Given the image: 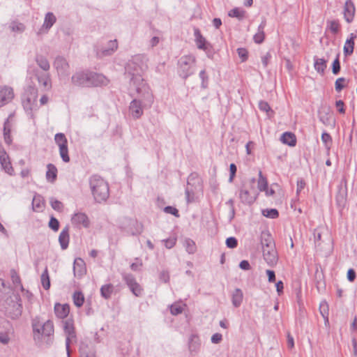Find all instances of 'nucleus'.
<instances>
[{
	"mask_svg": "<svg viewBox=\"0 0 357 357\" xmlns=\"http://www.w3.org/2000/svg\"><path fill=\"white\" fill-rule=\"evenodd\" d=\"M33 339L39 346H50L54 340V324L50 320L42 322L39 317L32 319Z\"/></svg>",
	"mask_w": 357,
	"mask_h": 357,
	"instance_id": "1",
	"label": "nucleus"
},
{
	"mask_svg": "<svg viewBox=\"0 0 357 357\" xmlns=\"http://www.w3.org/2000/svg\"><path fill=\"white\" fill-rule=\"evenodd\" d=\"M126 73L131 76L130 84L133 85L137 93H142L146 103L151 105L153 102V96L148 84L142 76V73L137 69V65L130 66V60L126 66Z\"/></svg>",
	"mask_w": 357,
	"mask_h": 357,
	"instance_id": "2",
	"label": "nucleus"
},
{
	"mask_svg": "<svg viewBox=\"0 0 357 357\" xmlns=\"http://www.w3.org/2000/svg\"><path fill=\"white\" fill-rule=\"evenodd\" d=\"M89 182L95 201L98 203L105 202L109 196L108 183L98 175L91 176Z\"/></svg>",
	"mask_w": 357,
	"mask_h": 357,
	"instance_id": "3",
	"label": "nucleus"
},
{
	"mask_svg": "<svg viewBox=\"0 0 357 357\" xmlns=\"http://www.w3.org/2000/svg\"><path fill=\"white\" fill-rule=\"evenodd\" d=\"M37 98L38 89L36 87L29 86L24 90L22 97V102L26 112L31 113L38 108Z\"/></svg>",
	"mask_w": 357,
	"mask_h": 357,
	"instance_id": "4",
	"label": "nucleus"
},
{
	"mask_svg": "<svg viewBox=\"0 0 357 357\" xmlns=\"http://www.w3.org/2000/svg\"><path fill=\"white\" fill-rule=\"evenodd\" d=\"M196 64V57L192 54L181 56L178 61V73L181 77L186 79L193 74Z\"/></svg>",
	"mask_w": 357,
	"mask_h": 357,
	"instance_id": "5",
	"label": "nucleus"
},
{
	"mask_svg": "<svg viewBox=\"0 0 357 357\" xmlns=\"http://www.w3.org/2000/svg\"><path fill=\"white\" fill-rule=\"evenodd\" d=\"M261 243L264 259L268 266H275L278 261V256L274 242L270 239L265 240V242L262 241Z\"/></svg>",
	"mask_w": 357,
	"mask_h": 357,
	"instance_id": "6",
	"label": "nucleus"
},
{
	"mask_svg": "<svg viewBox=\"0 0 357 357\" xmlns=\"http://www.w3.org/2000/svg\"><path fill=\"white\" fill-rule=\"evenodd\" d=\"M139 98L133 99L129 105V113L134 119H139L144 114V109L146 107H151L153 102L149 105L143 96V93H138Z\"/></svg>",
	"mask_w": 357,
	"mask_h": 357,
	"instance_id": "7",
	"label": "nucleus"
},
{
	"mask_svg": "<svg viewBox=\"0 0 357 357\" xmlns=\"http://www.w3.org/2000/svg\"><path fill=\"white\" fill-rule=\"evenodd\" d=\"M53 67L56 71L60 80L66 79L70 75V65L66 58L57 56L54 62Z\"/></svg>",
	"mask_w": 357,
	"mask_h": 357,
	"instance_id": "8",
	"label": "nucleus"
},
{
	"mask_svg": "<svg viewBox=\"0 0 357 357\" xmlns=\"http://www.w3.org/2000/svg\"><path fill=\"white\" fill-rule=\"evenodd\" d=\"M55 143L58 145L59 149V154L64 162L70 161L68 149V140L63 133H56L54 136Z\"/></svg>",
	"mask_w": 357,
	"mask_h": 357,
	"instance_id": "9",
	"label": "nucleus"
},
{
	"mask_svg": "<svg viewBox=\"0 0 357 357\" xmlns=\"http://www.w3.org/2000/svg\"><path fill=\"white\" fill-rule=\"evenodd\" d=\"M71 82L76 86L90 87V71L79 70L75 72L71 77Z\"/></svg>",
	"mask_w": 357,
	"mask_h": 357,
	"instance_id": "10",
	"label": "nucleus"
},
{
	"mask_svg": "<svg viewBox=\"0 0 357 357\" xmlns=\"http://www.w3.org/2000/svg\"><path fill=\"white\" fill-rule=\"evenodd\" d=\"M0 165L1 169L9 176L15 175V169L13 167L10 158L3 148H0Z\"/></svg>",
	"mask_w": 357,
	"mask_h": 357,
	"instance_id": "11",
	"label": "nucleus"
},
{
	"mask_svg": "<svg viewBox=\"0 0 357 357\" xmlns=\"http://www.w3.org/2000/svg\"><path fill=\"white\" fill-rule=\"evenodd\" d=\"M73 225L77 228H88L90 225V220L87 215L82 212H77L73 215L71 218Z\"/></svg>",
	"mask_w": 357,
	"mask_h": 357,
	"instance_id": "12",
	"label": "nucleus"
},
{
	"mask_svg": "<svg viewBox=\"0 0 357 357\" xmlns=\"http://www.w3.org/2000/svg\"><path fill=\"white\" fill-rule=\"evenodd\" d=\"M14 96V91L11 86H0V107L10 102Z\"/></svg>",
	"mask_w": 357,
	"mask_h": 357,
	"instance_id": "13",
	"label": "nucleus"
},
{
	"mask_svg": "<svg viewBox=\"0 0 357 357\" xmlns=\"http://www.w3.org/2000/svg\"><path fill=\"white\" fill-rule=\"evenodd\" d=\"M149 59L145 54H137L132 57L130 60V66H132L134 64L137 65V69L141 71L142 73L148 68V63Z\"/></svg>",
	"mask_w": 357,
	"mask_h": 357,
	"instance_id": "14",
	"label": "nucleus"
},
{
	"mask_svg": "<svg viewBox=\"0 0 357 357\" xmlns=\"http://www.w3.org/2000/svg\"><path fill=\"white\" fill-rule=\"evenodd\" d=\"M109 83V79L102 74L90 71V87L105 86Z\"/></svg>",
	"mask_w": 357,
	"mask_h": 357,
	"instance_id": "15",
	"label": "nucleus"
},
{
	"mask_svg": "<svg viewBox=\"0 0 357 357\" xmlns=\"http://www.w3.org/2000/svg\"><path fill=\"white\" fill-rule=\"evenodd\" d=\"M239 198L241 202L245 204H252L257 199L255 191L250 192L247 189H241L239 192Z\"/></svg>",
	"mask_w": 357,
	"mask_h": 357,
	"instance_id": "16",
	"label": "nucleus"
},
{
	"mask_svg": "<svg viewBox=\"0 0 357 357\" xmlns=\"http://www.w3.org/2000/svg\"><path fill=\"white\" fill-rule=\"evenodd\" d=\"M74 275L77 278L82 277L86 273V264L82 258H76L73 263Z\"/></svg>",
	"mask_w": 357,
	"mask_h": 357,
	"instance_id": "17",
	"label": "nucleus"
},
{
	"mask_svg": "<svg viewBox=\"0 0 357 357\" xmlns=\"http://www.w3.org/2000/svg\"><path fill=\"white\" fill-rule=\"evenodd\" d=\"M355 6L351 0L345 2L344 7V17L348 23H351L354 17Z\"/></svg>",
	"mask_w": 357,
	"mask_h": 357,
	"instance_id": "18",
	"label": "nucleus"
},
{
	"mask_svg": "<svg viewBox=\"0 0 357 357\" xmlns=\"http://www.w3.org/2000/svg\"><path fill=\"white\" fill-rule=\"evenodd\" d=\"M356 35L354 33L349 34L344 45L343 51L345 56H349L353 54L354 49V40Z\"/></svg>",
	"mask_w": 357,
	"mask_h": 357,
	"instance_id": "19",
	"label": "nucleus"
},
{
	"mask_svg": "<svg viewBox=\"0 0 357 357\" xmlns=\"http://www.w3.org/2000/svg\"><path fill=\"white\" fill-rule=\"evenodd\" d=\"M70 312V307L68 304L56 303L54 305V313L59 319L66 318Z\"/></svg>",
	"mask_w": 357,
	"mask_h": 357,
	"instance_id": "20",
	"label": "nucleus"
},
{
	"mask_svg": "<svg viewBox=\"0 0 357 357\" xmlns=\"http://www.w3.org/2000/svg\"><path fill=\"white\" fill-rule=\"evenodd\" d=\"M37 79L45 90L48 91L52 89V80L48 73L38 74Z\"/></svg>",
	"mask_w": 357,
	"mask_h": 357,
	"instance_id": "21",
	"label": "nucleus"
},
{
	"mask_svg": "<svg viewBox=\"0 0 357 357\" xmlns=\"http://www.w3.org/2000/svg\"><path fill=\"white\" fill-rule=\"evenodd\" d=\"M70 241L69 227L66 226L62 229L59 236V242L62 250H66L68 247Z\"/></svg>",
	"mask_w": 357,
	"mask_h": 357,
	"instance_id": "22",
	"label": "nucleus"
},
{
	"mask_svg": "<svg viewBox=\"0 0 357 357\" xmlns=\"http://www.w3.org/2000/svg\"><path fill=\"white\" fill-rule=\"evenodd\" d=\"M201 342L197 335H192L189 340V351L191 354H195L199 350Z\"/></svg>",
	"mask_w": 357,
	"mask_h": 357,
	"instance_id": "23",
	"label": "nucleus"
},
{
	"mask_svg": "<svg viewBox=\"0 0 357 357\" xmlns=\"http://www.w3.org/2000/svg\"><path fill=\"white\" fill-rule=\"evenodd\" d=\"M231 303L234 307H238L243 303V293L239 288L235 289L231 294Z\"/></svg>",
	"mask_w": 357,
	"mask_h": 357,
	"instance_id": "24",
	"label": "nucleus"
},
{
	"mask_svg": "<svg viewBox=\"0 0 357 357\" xmlns=\"http://www.w3.org/2000/svg\"><path fill=\"white\" fill-rule=\"evenodd\" d=\"M56 16L52 12H48L46 13L44 19L43 24L41 27V31L45 30L46 32L50 29V28L54 25L56 22Z\"/></svg>",
	"mask_w": 357,
	"mask_h": 357,
	"instance_id": "25",
	"label": "nucleus"
},
{
	"mask_svg": "<svg viewBox=\"0 0 357 357\" xmlns=\"http://www.w3.org/2000/svg\"><path fill=\"white\" fill-rule=\"evenodd\" d=\"M143 231V225L137 221H131L130 222V228L127 233L130 235H139Z\"/></svg>",
	"mask_w": 357,
	"mask_h": 357,
	"instance_id": "26",
	"label": "nucleus"
},
{
	"mask_svg": "<svg viewBox=\"0 0 357 357\" xmlns=\"http://www.w3.org/2000/svg\"><path fill=\"white\" fill-rule=\"evenodd\" d=\"M63 329L65 337H69L76 333L73 321L71 319H68L63 321Z\"/></svg>",
	"mask_w": 357,
	"mask_h": 357,
	"instance_id": "27",
	"label": "nucleus"
},
{
	"mask_svg": "<svg viewBox=\"0 0 357 357\" xmlns=\"http://www.w3.org/2000/svg\"><path fill=\"white\" fill-rule=\"evenodd\" d=\"M265 27H266V22L263 21L259 25L257 33H256L254 35V37H253L254 41L256 43L260 44V43H261L264 41V37H265V34H264V29H265Z\"/></svg>",
	"mask_w": 357,
	"mask_h": 357,
	"instance_id": "28",
	"label": "nucleus"
},
{
	"mask_svg": "<svg viewBox=\"0 0 357 357\" xmlns=\"http://www.w3.org/2000/svg\"><path fill=\"white\" fill-rule=\"evenodd\" d=\"M194 35L195 37V42L198 49L202 50L209 44V43H208L206 40V39L203 37V36L201 34L198 29H195Z\"/></svg>",
	"mask_w": 357,
	"mask_h": 357,
	"instance_id": "29",
	"label": "nucleus"
},
{
	"mask_svg": "<svg viewBox=\"0 0 357 357\" xmlns=\"http://www.w3.org/2000/svg\"><path fill=\"white\" fill-rule=\"evenodd\" d=\"M282 143L287 144L290 146H294L296 144V139L294 134L291 132H284L281 137Z\"/></svg>",
	"mask_w": 357,
	"mask_h": 357,
	"instance_id": "30",
	"label": "nucleus"
},
{
	"mask_svg": "<svg viewBox=\"0 0 357 357\" xmlns=\"http://www.w3.org/2000/svg\"><path fill=\"white\" fill-rule=\"evenodd\" d=\"M47 168L46 178L50 182H54L57 176V169L52 164H48Z\"/></svg>",
	"mask_w": 357,
	"mask_h": 357,
	"instance_id": "31",
	"label": "nucleus"
},
{
	"mask_svg": "<svg viewBox=\"0 0 357 357\" xmlns=\"http://www.w3.org/2000/svg\"><path fill=\"white\" fill-rule=\"evenodd\" d=\"M314 67L317 73L323 74L326 68V61L324 59L314 58Z\"/></svg>",
	"mask_w": 357,
	"mask_h": 357,
	"instance_id": "32",
	"label": "nucleus"
},
{
	"mask_svg": "<svg viewBox=\"0 0 357 357\" xmlns=\"http://www.w3.org/2000/svg\"><path fill=\"white\" fill-rule=\"evenodd\" d=\"M118 48L116 40H110L108 43L107 47L102 52V56H109L112 54Z\"/></svg>",
	"mask_w": 357,
	"mask_h": 357,
	"instance_id": "33",
	"label": "nucleus"
},
{
	"mask_svg": "<svg viewBox=\"0 0 357 357\" xmlns=\"http://www.w3.org/2000/svg\"><path fill=\"white\" fill-rule=\"evenodd\" d=\"M36 61L38 66L45 71H48L50 68V63L46 57L42 55H38L36 58Z\"/></svg>",
	"mask_w": 357,
	"mask_h": 357,
	"instance_id": "34",
	"label": "nucleus"
},
{
	"mask_svg": "<svg viewBox=\"0 0 357 357\" xmlns=\"http://www.w3.org/2000/svg\"><path fill=\"white\" fill-rule=\"evenodd\" d=\"M40 282L43 287L45 290H48L50 288V279L48 273L47 267H46L40 275Z\"/></svg>",
	"mask_w": 357,
	"mask_h": 357,
	"instance_id": "35",
	"label": "nucleus"
},
{
	"mask_svg": "<svg viewBox=\"0 0 357 357\" xmlns=\"http://www.w3.org/2000/svg\"><path fill=\"white\" fill-rule=\"evenodd\" d=\"M3 138L5 143L8 145L11 144L13 139L10 135V128L9 126L8 119H7L3 125Z\"/></svg>",
	"mask_w": 357,
	"mask_h": 357,
	"instance_id": "36",
	"label": "nucleus"
},
{
	"mask_svg": "<svg viewBox=\"0 0 357 357\" xmlns=\"http://www.w3.org/2000/svg\"><path fill=\"white\" fill-rule=\"evenodd\" d=\"M228 15L231 17L237 18L238 20H242L245 16V11L240 8H234L229 10Z\"/></svg>",
	"mask_w": 357,
	"mask_h": 357,
	"instance_id": "37",
	"label": "nucleus"
},
{
	"mask_svg": "<svg viewBox=\"0 0 357 357\" xmlns=\"http://www.w3.org/2000/svg\"><path fill=\"white\" fill-rule=\"evenodd\" d=\"M114 287L112 284L102 285L100 288V294L105 299L111 297L113 292Z\"/></svg>",
	"mask_w": 357,
	"mask_h": 357,
	"instance_id": "38",
	"label": "nucleus"
},
{
	"mask_svg": "<svg viewBox=\"0 0 357 357\" xmlns=\"http://www.w3.org/2000/svg\"><path fill=\"white\" fill-rule=\"evenodd\" d=\"M319 119L324 125H330L331 116L328 109L319 111Z\"/></svg>",
	"mask_w": 357,
	"mask_h": 357,
	"instance_id": "39",
	"label": "nucleus"
},
{
	"mask_svg": "<svg viewBox=\"0 0 357 357\" xmlns=\"http://www.w3.org/2000/svg\"><path fill=\"white\" fill-rule=\"evenodd\" d=\"M32 206L34 211L42 210L44 206L43 197L39 195H36L32 200Z\"/></svg>",
	"mask_w": 357,
	"mask_h": 357,
	"instance_id": "40",
	"label": "nucleus"
},
{
	"mask_svg": "<svg viewBox=\"0 0 357 357\" xmlns=\"http://www.w3.org/2000/svg\"><path fill=\"white\" fill-rule=\"evenodd\" d=\"M183 246L185 247V250L189 254H194L197 250V247L195 241L190 238L185 239L183 242Z\"/></svg>",
	"mask_w": 357,
	"mask_h": 357,
	"instance_id": "41",
	"label": "nucleus"
},
{
	"mask_svg": "<svg viewBox=\"0 0 357 357\" xmlns=\"http://www.w3.org/2000/svg\"><path fill=\"white\" fill-rule=\"evenodd\" d=\"M258 188L260 191H266L268 188L267 179L262 175L261 171L259 172Z\"/></svg>",
	"mask_w": 357,
	"mask_h": 357,
	"instance_id": "42",
	"label": "nucleus"
},
{
	"mask_svg": "<svg viewBox=\"0 0 357 357\" xmlns=\"http://www.w3.org/2000/svg\"><path fill=\"white\" fill-rule=\"evenodd\" d=\"M327 27L332 33L336 34L340 31V24L337 20H331L327 22Z\"/></svg>",
	"mask_w": 357,
	"mask_h": 357,
	"instance_id": "43",
	"label": "nucleus"
},
{
	"mask_svg": "<svg viewBox=\"0 0 357 357\" xmlns=\"http://www.w3.org/2000/svg\"><path fill=\"white\" fill-rule=\"evenodd\" d=\"M73 302L74 304L79 307L83 305L84 301V297L82 292L80 291H75L73 294Z\"/></svg>",
	"mask_w": 357,
	"mask_h": 357,
	"instance_id": "44",
	"label": "nucleus"
},
{
	"mask_svg": "<svg viewBox=\"0 0 357 357\" xmlns=\"http://www.w3.org/2000/svg\"><path fill=\"white\" fill-rule=\"evenodd\" d=\"M321 141L324 144L325 148L329 151L332 144L331 136L328 133L324 132L321 135Z\"/></svg>",
	"mask_w": 357,
	"mask_h": 357,
	"instance_id": "45",
	"label": "nucleus"
},
{
	"mask_svg": "<svg viewBox=\"0 0 357 357\" xmlns=\"http://www.w3.org/2000/svg\"><path fill=\"white\" fill-rule=\"evenodd\" d=\"M183 305L181 303H175L170 306V312L173 315H178L182 313L183 310Z\"/></svg>",
	"mask_w": 357,
	"mask_h": 357,
	"instance_id": "46",
	"label": "nucleus"
},
{
	"mask_svg": "<svg viewBox=\"0 0 357 357\" xmlns=\"http://www.w3.org/2000/svg\"><path fill=\"white\" fill-rule=\"evenodd\" d=\"M128 287L135 296H140L142 294L143 289L137 282H135Z\"/></svg>",
	"mask_w": 357,
	"mask_h": 357,
	"instance_id": "47",
	"label": "nucleus"
},
{
	"mask_svg": "<svg viewBox=\"0 0 357 357\" xmlns=\"http://www.w3.org/2000/svg\"><path fill=\"white\" fill-rule=\"evenodd\" d=\"M262 214L264 216L272 219L277 218L279 215L278 210L275 208H266L262 211Z\"/></svg>",
	"mask_w": 357,
	"mask_h": 357,
	"instance_id": "48",
	"label": "nucleus"
},
{
	"mask_svg": "<svg viewBox=\"0 0 357 357\" xmlns=\"http://www.w3.org/2000/svg\"><path fill=\"white\" fill-rule=\"evenodd\" d=\"M50 203L52 208L54 209L55 211H61L63 208L62 202L56 199L54 197H51L50 199Z\"/></svg>",
	"mask_w": 357,
	"mask_h": 357,
	"instance_id": "49",
	"label": "nucleus"
},
{
	"mask_svg": "<svg viewBox=\"0 0 357 357\" xmlns=\"http://www.w3.org/2000/svg\"><path fill=\"white\" fill-rule=\"evenodd\" d=\"M122 277L123 280L125 281L128 287L132 285V284L137 282L134 275L130 273H123Z\"/></svg>",
	"mask_w": 357,
	"mask_h": 357,
	"instance_id": "50",
	"label": "nucleus"
},
{
	"mask_svg": "<svg viewBox=\"0 0 357 357\" xmlns=\"http://www.w3.org/2000/svg\"><path fill=\"white\" fill-rule=\"evenodd\" d=\"M77 342V340L70 339L69 337H66L65 344H66L67 357H70V354H71L70 347L72 345L75 344Z\"/></svg>",
	"mask_w": 357,
	"mask_h": 357,
	"instance_id": "51",
	"label": "nucleus"
},
{
	"mask_svg": "<svg viewBox=\"0 0 357 357\" xmlns=\"http://www.w3.org/2000/svg\"><path fill=\"white\" fill-rule=\"evenodd\" d=\"M346 79L344 77H339L336 79L335 83V89L336 91L340 92L345 87Z\"/></svg>",
	"mask_w": 357,
	"mask_h": 357,
	"instance_id": "52",
	"label": "nucleus"
},
{
	"mask_svg": "<svg viewBox=\"0 0 357 357\" xmlns=\"http://www.w3.org/2000/svg\"><path fill=\"white\" fill-rule=\"evenodd\" d=\"M86 346L82 344L80 347V357H95V354L92 351H87Z\"/></svg>",
	"mask_w": 357,
	"mask_h": 357,
	"instance_id": "53",
	"label": "nucleus"
},
{
	"mask_svg": "<svg viewBox=\"0 0 357 357\" xmlns=\"http://www.w3.org/2000/svg\"><path fill=\"white\" fill-rule=\"evenodd\" d=\"M319 310L321 315L326 319H328V305L327 302L322 301L319 305Z\"/></svg>",
	"mask_w": 357,
	"mask_h": 357,
	"instance_id": "54",
	"label": "nucleus"
},
{
	"mask_svg": "<svg viewBox=\"0 0 357 357\" xmlns=\"http://www.w3.org/2000/svg\"><path fill=\"white\" fill-rule=\"evenodd\" d=\"M199 77L202 80V87L204 89L207 88L208 84V77L207 76L205 70H202L200 71Z\"/></svg>",
	"mask_w": 357,
	"mask_h": 357,
	"instance_id": "55",
	"label": "nucleus"
},
{
	"mask_svg": "<svg viewBox=\"0 0 357 357\" xmlns=\"http://www.w3.org/2000/svg\"><path fill=\"white\" fill-rule=\"evenodd\" d=\"M340 70V63L339 60V56L337 55L336 59L333 62L332 71L334 75H337Z\"/></svg>",
	"mask_w": 357,
	"mask_h": 357,
	"instance_id": "56",
	"label": "nucleus"
},
{
	"mask_svg": "<svg viewBox=\"0 0 357 357\" xmlns=\"http://www.w3.org/2000/svg\"><path fill=\"white\" fill-rule=\"evenodd\" d=\"M49 227L53 231H56L59 230V222L58 221V220L56 218L52 217L49 222Z\"/></svg>",
	"mask_w": 357,
	"mask_h": 357,
	"instance_id": "57",
	"label": "nucleus"
},
{
	"mask_svg": "<svg viewBox=\"0 0 357 357\" xmlns=\"http://www.w3.org/2000/svg\"><path fill=\"white\" fill-rule=\"evenodd\" d=\"M10 29L13 31L22 32L24 30V26L22 23L13 22L10 26Z\"/></svg>",
	"mask_w": 357,
	"mask_h": 357,
	"instance_id": "58",
	"label": "nucleus"
},
{
	"mask_svg": "<svg viewBox=\"0 0 357 357\" xmlns=\"http://www.w3.org/2000/svg\"><path fill=\"white\" fill-rule=\"evenodd\" d=\"M162 242L164 243L165 246L168 248L171 249L172 248L176 242V238H169L167 239L162 240Z\"/></svg>",
	"mask_w": 357,
	"mask_h": 357,
	"instance_id": "59",
	"label": "nucleus"
},
{
	"mask_svg": "<svg viewBox=\"0 0 357 357\" xmlns=\"http://www.w3.org/2000/svg\"><path fill=\"white\" fill-rule=\"evenodd\" d=\"M237 240L234 237H229L226 240V245L229 248H234L237 246Z\"/></svg>",
	"mask_w": 357,
	"mask_h": 357,
	"instance_id": "60",
	"label": "nucleus"
},
{
	"mask_svg": "<svg viewBox=\"0 0 357 357\" xmlns=\"http://www.w3.org/2000/svg\"><path fill=\"white\" fill-rule=\"evenodd\" d=\"M164 211L167 213L174 215L175 217L179 216L178 211L175 207H173V206H169L165 207Z\"/></svg>",
	"mask_w": 357,
	"mask_h": 357,
	"instance_id": "61",
	"label": "nucleus"
},
{
	"mask_svg": "<svg viewBox=\"0 0 357 357\" xmlns=\"http://www.w3.org/2000/svg\"><path fill=\"white\" fill-rule=\"evenodd\" d=\"M237 52L242 61L248 59V51L245 48H238Z\"/></svg>",
	"mask_w": 357,
	"mask_h": 357,
	"instance_id": "62",
	"label": "nucleus"
},
{
	"mask_svg": "<svg viewBox=\"0 0 357 357\" xmlns=\"http://www.w3.org/2000/svg\"><path fill=\"white\" fill-rule=\"evenodd\" d=\"M202 50H204L206 52V56L208 58L212 59L213 57L214 51L212 45L210 43L208 45H206L204 48H203Z\"/></svg>",
	"mask_w": 357,
	"mask_h": 357,
	"instance_id": "63",
	"label": "nucleus"
},
{
	"mask_svg": "<svg viewBox=\"0 0 357 357\" xmlns=\"http://www.w3.org/2000/svg\"><path fill=\"white\" fill-rule=\"evenodd\" d=\"M10 342V337L8 333L0 332V342L3 344H7Z\"/></svg>",
	"mask_w": 357,
	"mask_h": 357,
	"instance_id": "64",
	"label": "nucleus"
}]
</instances>
